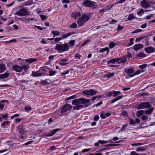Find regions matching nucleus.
<instances>
[{"mask_svg":"<svg viewBox=\"0 0 155 155\" xmlns=\"http://www.w3.org/2000/svg\"><path fill=\"white\" fill-rule=\"evenodd\" d=\"M91 101L90 99H87L84 98H80L78 99H76L72 101V104L73 105H75L73 108L74 110H78L83 108V104H86V107H88L91 104H87Z\"/></svg>","mask_w":155,"mask_h":155,"instance_id":"f257e3e1","label":"nucleus"},{"mask_svg":"<svg viewBox=\"0 0 155 155\" xmlns=\"http://www.w3.org/2000/svg\"><path fill=\"white\" fill-rule=\"evenodd\" d=\"M70 46L66 43L63 44H58L55 47V49L57 50L59 53L68 51L69 50Z\"/></svg>","mask_w":155,"mask_h":155,"instance_id":"f03ea898","label":"nucleus"},{"mask_svg":"<svg viewBox=\"0 0 155 155\" xmlns=\"http://www.w3.org/2000/svg\"><path fill=\"white\" fill-rule=\"evenodd\" d=\"M91 18L90 15L87 14H83L81 17L79 18L77 21L79 25L81 26Z\"/></svg>","mask_w":155,"mask_h":155,"instance_id":"7ed1b4c3","label":"nucleus"},{"mask_svg":"<svg viewBox=\"0 0 155 155\" xmlns=\"http://www.w3.org/2000/svg\"><path fill=\"white\" fill-rule=\"evenodd\" d=\"M45 70L44 68H41L37 71H32L31 75L34 77H38L45 75Z\"/></svg>","mask_w":155,"mask_h":155,"instance_id":"20e7f679","label":"nucleus"},{"mask_svg":"<svg viewBox=\"0 0 155 155\" xmlns=\"http://www.w3.org/2000/svg\"><path fill=\"white\" fill-rule=\"evenodd\" d=\"M98 93L97 91L93 89L84 90L82 91L83 94L87 96H92L97 94Z\"/></svg>","mask_w":155,"mask_h":155,"instance_id":"39448f33","label":"nucleus"},{"mask_svg":"<svg viewBox=\"0 0 155 155\" xmlns=\"http://www.w3.org/2000/svg\"><path fill=\"white\" fill-rule=\"evenodd\" d=\"M151 107L150 104L148 102H142L137 107L138 110L144 108L149 109Z\"/></svg>","mask_w":155,"mask_h":155,"instance_id":"423d86ee","label":"nucleus"},{"mask_svg":"<svg viewBox=\"0 0 155 155\" xmlns=\"http://www.w3.org/2000/svg\"><path fill=\"white\" fill-rule=\"evenodd\" d=\"M134 68L132 67L126 69L125 70V72L128 76L125 77L126 78L128 79L129 77H131V76L132 75H133V74H134Z\"/></svg>","mask_w":155,"mask_h":155,"instance_id":"0eeeda50","label":"nucleus"},{"mask_svg":"<svg viewBox=\"0 0 155 155\" xmlns=\"http://www.w3.org/2000/svg\"><path fill=\"white\" fill-rule=\"evenodd\" d=\"M72 107V106L69 104H66L64 105L63 107L61 109L60 112L61 113H64L68 110H71Z\"/></svg>","mask_w":155,"mask_h":155,"instance_id":"6e6552de","label":"nucleus"},{"mask_svg":"<svg viewBox=\"0 0 155 155\" xmlns=\"http://www.w3.org/2000/svg\"><path fill=\"white\" fill-rule=\"evenodd\" d=\"M95 4V2L94 1L87 0L84 1L82 5L86 7H92L94 6Z\"/></svg>","mask_w":155,"mask_h":155,"instance_id":"1a4fd4ad","label":"nucleus"},{"mask_svg":"<svg viewBox=\"0 0 155 155\" xmlns=\"http://www.w3.org/2000/svg\"><path fill=\"white\" fill-rule=\"evenodd\" d=\"M29 66L27 65H25L20 67V75L25 74L27 71Z\"/></svg>","mask_w":155,"mask_h":155,"instance_id":"9d476101","label":"nucleus"},{"mask_svg":"<svg viewBox=\"0 0 155 155\" xmlns=\"http://www.w3.org/2000/svg\"><path fill=\"white\" fill-rule=\"evenodd\" d=\"M81 15V13L79 12H74L71 14V16L75 20L80 18Z\"/></svg>","mask_w":155,"mask_h":155,"instance_id":"9b49d317","label":"nucleus"},{"mask_svg":"<svg viewBox=\"0 0 155 155\" xmlns=\"http://www.w3.org/2000/svg\"><path fill=\"white\" fill-rule=\"evenodd\" d=\"M145 51L147 53H150L154 52L155 49L153 47L150 46L145 48Z\"/></svg>","mask_w":155,"mask_h":155,"instance_id":"f8f14e48","label":"nucleus"},{"mask_svg":"<svg viewBox=\"0 0 155 155\" xmlns=\"http://www.w3.org/2000/svg\"><path fill=\"white\" fill-rule=\"evenodd\" d=\"M60 130L59 129H55L53 130L48 134H45V136L46 137H51L55 134V133Z\"/></svg>","mask_w":155,"mask_h":155,"instance_id":"ddd939ff","label":"nucleus"},{"mask_svg":"<svg viewBox=\"0 0 155 155\" xmlns=\"http://www.w3.org/2000/svg\"><path fill=\"white\" fill-rule=\"evenodd\" d=\"M141 5L142 7L145 8H147L150 6L148 2H147L145 0H143L141 2Z\"/></svg>","mask_w":155,"mask_h":155,"instance_id":"4468645a","label":"nucleus"},{"mask_svg":"<svg viewBox=\"0 0 155 155\" xmlns=\"http://www.w3.org/2000/svg\"><path fill=\"white\" fill-rule=\"evenodd\" d=\"M29 15L27 9L22 8L20 9V15Z\"/></svg>","mask_w":155,"mask_h":155,"instance_id":"2eb2a0df","label":"nucleus"},{"mask_svg":"<svg viewBox=\"0 0 155 155\" xmlns=\"http://www.w3.org/2000/svg\"><path fill=\"white\" fill-rule=\"evenodd\" d=\"M68 64V60L67 59H63L60 60L59 64L61 66H64Z\"/></svg>","mask_w":155,"mask_h":155,"instance_id":"dca6fc26","label":"nucleus"},{"mask_svg":"<svg viewBox=\"0 0 155 155\" xmlns=\"http://www.w3.org/2000/svg\"><path fill=\"white\" fill-rule=\"evenodd\" d=\"M74 32L73 31H72L71 32H68V33L63 35L61 36L62 39H64L66 38L71 35H73L74 34Z\"/></svg>","mask_w":155,"mask_h":155,"instance_id":"f3484780","label":"nucleus"},{"mask_svg":"<svg viewBox=\"0 0 155 155\" xmlns=\"http://www.w3.org/2000/svg\"><path fill=\"white\" fill-rule=\"evenodd\" d=\"M143 47V46L141 44H136L134 46V49L135 51H138Z\"/></svg>","mask_w":155,"mask_h":155,"instance_id":"a211bd4d","label":"nucleus"},{"mask_svg":"<svg viewBox=\"0 0 155 155\" xmlns=\"http://www.w3.org/2000/svg\"><path fill=\"white\" fill-rule=\"evenodd\" d=\"M147 64H143L140 65L139 66V68L141 70L142 72H144L143 69H145L147 67Z\"/></svg>","mask_w":155,"mask_h":155,"instance_id":"6ab92c4d","label":"nucleus"},{"mask_svg":"<svg viewBox=\"0 0 155 155\" xmlns=\"http://www.w3.org/2000/svg\"><path fill=\"white\" fill-rule=\"evenodd\" d=\"M154 109L153 107H150V108H149V110H148L144 111V113L145 114L149 115L150 114H151V113L153 112V111L154 110Z\"/></svg>","mask_w":155,"mask_h":155,"instance_id":"aec40b11","label":"nucleus"},{"mask_svg":"<svg viewBox=\"0 0 155 155\" xmlns=\"http://www.w3.org/2000/svg\"><path fill=\"white\" fill-rule=\"evenodd\" d=\"M37 59L34 58H30L28 59H26L25 60V61L28 63H31L34 62L36 61Z\"/></svg>","mask_w":155,"mask_h":155,"instance_id":"412c9836","label":"nucleus"},{"mask_svg":"<svg viewBox=\"0 0 155 155\" xmlns=\"http://www.w3.org/2000/svg\"><path fill=\"white\" fill-rule=\"evenodd\" d=\"M5 65L2 64H0V72L2 73L4 72L5 70Z\"/></svg>","mask_w":155,"mask_h":155,"instance_id":"4be33fe9","label":"nucleus"},{"mask_svg":"<svg viewBox=\"0 0 155 155\" xmlns=\"http://www.w3.org/2000/svg\"><path fill=\"white\" fill-rule=\"evenodd\" d=\"M12 69L15 71L19 72V66L17 65H15L12 66Z\"/></svg>","mask_w":155,"mask_h":155,"instance_id":"5701e85b","label":"nucleus"},{"mask_svg":"<svg viewBox=\"0 0 155 155\" xmlns=\"http://www.w3.org/2000/svg\"><path fill=\"white\" fill-rule=\"evenodd\" d=\"M126 61V59L125 58H117V62L118 63H123Z\"/></svg>","mask_w":155,"mask_h":155,"instance_id":"b1692460","label":"nucleus"},{"mask_svg":"<svg viewBox=\"0 0 155 155\" xmlns=\"http://www.w3.org/2000/svg\"><path fill=\"white\" fill-rule=\"evenodd\" d=\"M106 96V97H111L112 96H113V91H110L106 92L104 94Z\"/></svg>","mask_w":155,"mask_h":155,"instance_id":"393cba45","label":"nucleus"},{"mask_svg":"<svg viewBox=\"0 0 155 155\" xmlns=\"http://www.w3.org/2000/svg\"><path fill=\"white\" fill-rule=\"evenodd\" d=\"M144 113V111L143 110L138 111L137 112V115L138 117H140Z\"/></svg>","mask_w":155,"mask_h":155,"instance_id":"a878e982","label":"nucleus"},{"mask_svg":"<svg viewBox=\"0 0 155 155\" xmlns=\"http://www.w3.org/2000/svg\"><path fill=\"white\" fill-rule=\"evenodd\" d=\"M123 97L122 96H119L117 97L116 98L114 99L111 100V102L112 103H113L115 102L118 101V100L121 99Z\"/></svg>","mask_w":155,"mask_h":155,"instance_id":"bb28decb","label":"nucleus"},{"mask_svg":"<svg viewBox=\"0 0 155 155\" xmlns=\"http://www.w3.org/2000/svg\"><path fill=\"white\" fill-rule=\"evenodd\" d=\"M78 25L76 22H73L72 24L69 25L68 27L69 28L76 29L77 28Z\"/></svg>","mask_w":155,"mask_h":155,"instance_id":"cd10ccee","label":"nucleus"},{"mask_svg":"<svg viewBox=\"0 0 155 155\" xmlns=\"http://www.w3.org/2000/svg\"><path fill=\"white\" fill-rule=\"evenodd\" d=\"M9 76L8 73H5L3 74H1L0 75V78L1 79H5L7 78V77Z\"/></svg>","mask_w":155,"mask_h":155,"instance_id":"c85d7f7f","label":"nucleus"},{"mask_svg":"<svg viewBox=\"0 0 155 155\" xmlns=\"http://www.w3.org/2000/svg\"><path fill=\"white\" fill-rule=\"evenodd\" d=\"M82 57L81 55L78 53H76L74 55V58L76 59V60L80 59Z\"/></svg>","mask_w":155,"mask_h":155,"instance_id":"c756f323","label":"nucleus"},{"mask_svg":"<svg viewBox=\"0 0 155 155\" xmlns=\"http://www.w3.org/2000/svg\"><path fill=\"white\" fill-rule=\"evenodd\" d=\"M51 33L53 35V36L54 37L56 36H58L60 35V32L57 31H51Z\"/></svg>","mask_w":155,"mask_h":155,"instance_id":"7c9ffc66","label":"nucleus"},{"mask_svg":"<svg viewBox=\"0 0 155 155\" xmlns=\"http://www.w3.org/2000/svg\"><path fill=\"white\" fill-rule=\"evenodd\" d=\"M113 91V97H114L117 95L121 94V93L120 91Z\"/></svg>","mask_w":155,"mask_h":155,"instance_id":"2f4dec72","label":"nucleus"},{"mask_svg":"<svg viewBox=\"0 0 155 155\" xmlns=\"http://www.w3.org/2000/svg\"><path fill=\"white\" fill-rule=\"evenodd\" d=\"M105 51H107V54L109 53V50L108 47H106L105 48H103L99 51V52H104Z\"/></svg>","mask_w":155,"mask_h":155,"instance_id":"473e14b6","label":"nucleus"},{"mask_svg":"<svg viewBox=\"0 0 155 155\" xmlns=\"http://www.w3.org/2000/svg\"><path fill=\"white\" fill-rule=\"evenodd\" d=\"M32 3V1L31 0H29L24 2V5H31Z\"/></svg>","mask_w":155,"mask_h":155,"instance_id":"72a5a7b5","label":"nucleus"},{"mask_svg":"<svg viewBox=\"0 0 155 155\" xmlns=\"http://www.w3.org/2000/svg\"><path fill=\"white\" fill-rule=\"evenodd\" d=\"M8 114L7 113L5 114H1L0 115L2 116L3 118L5 120H6L8 117Z\"/></svg>","mask_w":155,"mask_h":155,"instance_id":"f704fd0d","label":"nucleus"},{"mask_svg":"<svg viewBox=\"0 0 155 155\" xmlns=\"http://www.w3.org/2000/svg\"><path fill=\"white\" fill-rule=\"evenodd\" d=\"M36 21L35 19L34 18H28L26 19V22L27 23L31 22V21L34 22Z\"/></svg>","mask_w":155,"mask_h":155,"instance_id":"c9c22d12","label":"nucleus"},{"mask_svg":"<svg viewBox=\"0 0 155 155\" xmlns=\"http://www.w3.org/2000/svg\"><path fill=\"white\" fill-rule=\"evenodd\" d=\"M135 18V17L133 14H130L129 15L128 17V20H131L132 19H133Z\"/></svg>","mask_w":155,"mask_h":155,"instance_id":"e433bc0d","label":"nucleus"},{"mask_svg":"<svg viewBox=\"0 0 155 155\" xmlns=\"http://www.w3.org/2000/svg\"><path fill=\"white\" fill-rule=\"evenodd\" d=\"M115 46V44L113 42H110L109 44V46L110 49H111L114 47Z\"/></svg>","mask_w":155,"mask_h":155,"instance_id":"4c0bfd02","label":"nucleus"},{"mask_svg":"<svg viewBox=\"0 0 155 155\" xmlns=\"http://www.w3.org/2000/svg\"><path fill=\"white\" fill-rule=\"evenodd\" d=\"M106 114L104 112H102L100 114V117L102 119H104L106 118Z\"/></svg>","mask_w":155,"mask_h":155,"instance_id":"58836bf2","label":"nucleus"},{"mask_svg":"<svg viewBox=\"0 0 155 155\" xmlns=\"http://www.w3.org/2000/svg\"><path fill=\"white\" fill-rule=\"evenodd\" d=\"M75 42V41L74 40H71L68 43L69 45L70 46V47H73L74 45Z\"/></svg>","mask_w":155,"mask_h":155,"instance_id":"ea45409f","label":"nucleus"},{"mask_svg":"<svg viewBox=\"0 0 155 155\" xmlns=\"http://www.w3.org/2000/svg\"><path fill=\"white\" fill-rule=\"evenodd\" d=\"M141 72H142L141 70H138L135 72H134V74H133V75H132L131 77H134L135 75H138L140 74Z\"/></svg>","mask_w":155,"mask_h":155,"instance_id":"a19ab883","label":"nucleus"},{"mask_svg":"<svg viewBox=\"0 0 155 155\" xmlns=\"http://www.w3.org/2000/svg\"><path fill=\"white\" fill-rule=\"evenodd\" d=\"M25 110L27 112H29L31 109V107L30 106H25Z\"/></svg>","mask_w":155,"mask_h":155,"instance_id":"79ce46f5","label":"nucleus"},{"mask_svg":"<svg viewBox=\"0 0 155 155\" xmlns=\"http://www.w3.org/2000/svg\"><path fill=\"white\" fill-rule=\"evenodd\" d=\"M117 62V58H115L109 61L107 63L109 64V63H114L115 62Z\"/></svg>","mask_w":155,"mask_h":155,"instance_id":"37998d69","label":"nucleus"},{"mask_svg":"<svg viewBox=\"0 0 155 155\" xmlns=\"http://www.w3.org/2000/svg\"><path fill=\"white\" fill-rule=\"evenodd\" d=\"M137 56L141 58H144L145 57V54L143 53H140L137 54Z\"/></svg>","mask_w":155,"mask_h":155,"instance_id":"c03bdc74","label":"nucleus"},{"mask_svg":"<svg viewBox=\"0 0 155 155\" xmlns=\"http://www.w3.org/2000/svg\"><path fill=\"white\" fill-rule=\"evenodd\" d=\"M56 74V71L50 70L49 72V76H53Z\"/></svg>","mask_w":155,"mask_h":155,"instance_id":"a18cd8bd","label":"nucleus"},{"mask_svg":"<svg viewBox=\"0 0 155 155\" xmlns=\"http://www.w3.org/2000/svg\"><path fill=\"white\" fill-rule=\"evenodd\" d=\"M135 150L137 151H143L145 150V149L143 147H140L136 149Z\"/></svg>","mask_w":155,"mask_h":155,"instance_id":"49530a36","label":"nucleus"},{"mask_svg":"<svg viewBox=\"0 0 155 155\" xmlns=\"http://www.w3.org/2000/svg\"><path fill=\"white\" fill-rule=\"evenodd\" d=\"M9 121L8 120H6L3 122H2L1 124V126H4L8 125L9 124Z\"/></svg>","mask_w":155,"mask_h":155,"instance_id":"de8ad7c7","label":"nucleus"},{"mask_svg":"<svg viewBox=\"0 0 155 155\" xmlns=\"http://www.w3.org/2000/svg\"><path fill=\"white\" fill-rule=\"evenodd\" d=\"M114 75V73H108L106 75V77L107 78L113 77Z\"/></svg>","mask_w":155,"mask_h":155,"instance_id":"09e8293b","label":"nucleus"},{"mask_svg":"<svg viewBox=\"0 0 155 155\" xmlns=\"http://www.w3.org/2000/svg\"><path fill=\"white\" fill-rule=\"evenodd\" d=\"M134 38H131L130 40V43L127 45L128 46H130L132 45L134 43Z\"/></svg>","mask_w":155,"mask_h":155,"instance_id":"8fccbe9b","label":"nucleus"},{"mask_svg":"<svg viewBox=\"0 0 155 155\" xmlns=\"http://www.w3.org/2000/svg\"><path fill=\"white\" fill-rule=\"evenodd\" d=\"M144 13V12L143 11V9H141L140 11L138 12H137V15L140 16H141Z\"/></svg>","mask_w":155,"mask_h":155,"instance_id":"3c124183","label":"nucleus"},{"mask_svg":"<svg viewBox=\"0 0 155 155\" xmlns=\"http://www.w3.org/2000/svg\"><path fill=\"white\" fill-rule=\"evenodd\" d=\"M98 142L99 143H101V144H104L108 143V141L99 140L98 141Z\"/></svg>","mask_w":155,"mask_h":155,"instance_id":"603ef678","label":"nucleus"},{"mask_svg":"<svg viewBox=\"0 0 155 155\" xmlns=\"http://www.w3.org/2000/svg\"><path fill=\"white\" fill-rule=\"evenodd\" d=\"M142 119L143 120L145 121V122H146L147 120H148V117L145 115H143L142 117Z\"/></svg>","mask_w":155,"mask_h":155,"instance_id":"864d4df0","label":"nucleus"},{"mask_svg":"<svg viewBox=\"0 0 155 155\" xmlns=\"http://www.w3.org/2000/svg\"><path fill=\"white\" fill-rule=\"evenodd\" d=\"M130 124H136L135 121L133 119H130Z\"/></svg>","mask_w":155,"mask_h":155,"instance_id":"5fc2aeb1","label":"nucleus"},{"mask_svg":"<svg viewBox=\"0 0 155 155\" xmlns=\"http://www.w3.org/2000/svg\"><path fill=\"white\" fill-rule=\"evenodd\" d=\"M40 16L42 21L45 20L47 18L45 16L43 15H40Z\"/></svg>","mask_w":155,"mask_h":155,"instance_id":"6e6d98bb","label":"nucleus"},{"mask_svg":"<svg viewBox=\"0 0 155 155\" xmlns=\"http://www.w3.org/2000/svg\"><path fill=\"white\" fill-rule=\"evenodd\" d=\"M143 144L142 143H132L131 144V145L132 147H134V146H141Z\"/></svg>","mask_w":155,"mask_h":155,"instance_id":"4d7b16f0","label":"nucleus"},{"mask_svg":"<svg viewBox=\"0 0 155 155\" xmlns=\"http://www.w3.org/2000/svg\"><path fill=\"white\" fill-rule=\"evenodd\" d=\"M75 97V96L74 95H73V96H71L70 97H69L67 98H66L65 99V101H67L69 100L73 99Z\"/></svg>","mask_w":155,"mask_h":155,"instance_id":"13d9d810","label":"nucleus"},{"mask_svg":"<svg viewBox=\"0 0 155 155\" xmlns=\"http://www.w3.org/2000/svg\"><path fill=\"white\" fill-rule=\"evenodd\" d=\"M100 118L99 117L98 115H96L94 118V120L95 121H97Z\"/></svg>","mask_w":155,"mask_h":155,"instance_id":"bf43d9fd","label":"nucleus"},{"mask_svg":"<svg viewBox=\"0 0 155 155\" xmlns=\"http://www.w3.org/2000/svg\"><path fill=\"white\" fill-rule=\"evenodd\" d=\"M139 154L134 151H131L129 155H139Z\"/></svg>","mask_w":155,"mask_h":155,"instance_id":"052dcab7","label":"nucleus"},{"mask_svg":"<svg viewBox=\"0 0 155 155\" xmlns=\"http://www.w3.org/2000/svg\"><path fill=\"white\" fill-rule=\"evenodd\" d=\"M91 148L89 149H85L82 150L81 152L82 153H85L91 150Z\"/></svg>","mask_w":155,"mask_h":155,"instance_id":"680f3d73","label":"nucleus"},{"mask_svg":"<svg viewBox=\"0 0 155 155\" xmlns=\"http://www.w3.org/2000/svg\"><path fill=\"white\" fill-rule=\"evenodd\" d=\"M113 6V5H110L107 6L106 7V9H107V10H109Z\"/></svg>","mask_w":155,"mask_h":155,"instance_id":"e2e57ef3","label":"nucleus"},{"mask_svg":"<svg viewBox=\"0 0 155 155\" xmlns=\"http://www.w3.org/2000/svg\"><path fill=\"white\" fill-rule=\"evenodd\" d=\"M127 124H125L123 125L122 127L120 129V131H122L124 130V129L125 127H127Z\"/></svg>","mask_w":155,"mask_h":155,"instance_id":"0e129e2a","label":"nucleus"},{"mask_svg":"<svg viewBox=\"0 0 155 155\" xmlns=\"http://www.w3.org/2000/svg\"><path fill=\"white\" fill-rule=\"evenodd\" d=\"M124 28V26H121L120 25H119L118 26L117 30V31H120L122 30Z\"/></svg>","mask_w":155,"mask_h":155,"instance_id":"69168bd1","label":"nucleus"},{"mask_svg":"<svg viewBox=\"0 0 155 155\" xmlns=\"http://www.w3.org/2000/svg\"><path fill=\"white\" fill-rule=\"evenodd\" d=\"M62 39L61 37L56 38H54V41L56 42H58L61 40Z\"/></svg>","mask_w":155,"mask_h":155,"instance_id":"338daca9","label":"nucleus"},{"mask_svg":"<svg viewBox=\"0 0 155 155\" xmlns=\"http://www.w3.org/2000/svg\"><path fill=\"white\" fill-rule=\"evenodd\" d=\"M90 41V40H86V41H84L82 45V46H83L88 43Z\"/></svg>","mask_w":155,"mask_h":155,"instance_id":"774afa93","label":"nucleus"}]
</instances>
